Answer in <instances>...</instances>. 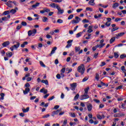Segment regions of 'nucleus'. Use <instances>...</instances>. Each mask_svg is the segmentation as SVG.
<instances>
[{
  "mask_svg": "<svg viewBox=\"0 0 126 126\" xmlns=\"http://www.w3.org/2000/svg\"><path fill=\"white\" fill-rule=\"evenodd\" d=\"M77 71L83 75L85 72V65L84 64H81L78 67Z\"/></svg>",
  "mask_w": 126,
  "mask_h": 126,
  "instance_id": "nucleus-1",
  "label": "nucleus"
},
{
  "mask_svg": "<svg viewBox=\"0 0 126 126\" xmlns=\"http://www.w3.org/2000/svg\"><path fill=\"white\" fill-rule=\"evenodd\" d=\"M30 86V84H29V83H27L25 84V87H27V88L25 89V91H23L24 95H27V94H28V93L30 92V89L29 88Z\"/></svg>",
  "mask_w": 126,
  "mask_h": 126,
  "instance_id": "nucleus-2",
  "label": "nucleus"
},
{
  "mask_svg": "<svg viewBox=\"0 0 126 126\" xmlns=\"http://www.w3.org/2000/svg\"><path fill=\"white\" fill-rule=\"evenodd\" d=\"M37 33V30L36 29H33L32 31V30H30L28 32V36H35V34Z\"/></svg>",
  "mask_w": 126,
  "mask_h": 126,
  "instance_id": "nucleus-3",
  "label": "nucleus"
},
{
  "mask_svg": "<svg viewBox=\"0 0 126 126\" xmlns=\"http://www.w3.org/2000/svg\"><path fill=\"white\" fill-rule=\"evenodd\" d=\"M70 86L71 87V90H72V91H74L75 90V88H76V87H77V83H73L72 84H70Z\"/></svg>",
  "mask_w": 126,
  "mask_h": 126,
  "instance_id": "nucleus-4",
  "label": "nucleus"
},
{
  "mask_svg": "<svg viewBox=\"0 0 126 126\" xmlns=\"http://www.w3.org/2000/svg\"><path fill=\"white\" fill-rule=\"evenodd\" d=\"M89 95L88 94H84L83 95H81L80 97V100H85L86 99H89Z\"/></svg>",
  "mask_w": 126,
  "mask_h": 126,
  "instance_id": "nucleus-5",
  "label": "nucleus"
},
{
  "mask_svg": "<svg viewBox=\"0 0 126 126\" xmlns=\"http://www.w3.org/2000/svg\"><path fill=\"white\" fill-rule=\"evenodd\" d=\"M51 11V10L49 8H47L46 7H44L43 10L40 11V13H41V14H43L45 13V12L48 13L50 12Z\"/></svg>",
  "mask_w": 126,
  "mask_h": 126,
  "instance_id": "nucleus-6",
  "label": "nucleus"
},
{
  "mask_svg": "<svg viewBox=\"0 0 126 126\" xmlns=\"http://www.w3.org/2000/svg\"><path fill=\"white\" fill-rule=\"evenodd\" d=\"M61 111H62V109H58L55 111L52 112V116L55 117V116H56V115H59V114H60V112H61Z\"/></svg>",
  "mask_w": 126,
  "mask_h": 126,
  "instance_id": "nucleus-7",
  "label": "nucleus"
},
{
  "mask_svg": "<svg viewBox=\"0 0 126 126\" xmlns=\"http://www.w3.org/2000/svg\"><path fill=\"white\" fill-rule=\"evenodd\" d=\"M57 49H58L57 47H54V48H52V51L50 54H49V57H52V55H54V54L56 53V51H57Z\"/></svg>",
  "mask_w": 126,
  "mask_h": 126,
  "instance_id": "nucleus-8",
  "label": "nucleus"
},
{
  "mask_svg": "<svg viewBox=\"0 0 126 126\" xmlns=\"http://www.w3.org/2000/svg\"><path fill=\"white\" fill-rule=\"evenodd\" d=\"M72 42H73V40H69L67 43V45L66 46V48H70V47H71V45H72V44L71 43Z\"/></svg>",
  "mask_w": 126,
  "mask_h": 126,
  "instance_id": "nucleus-9",
  "label": "nucleus"
},
{
  "mask_svg": "<svg viewBox=\"0 0 126 126\" xmlns=\"http://www.w3.org/2000/svg\"><path fill=\"white\" fill-rule=\"evenodd\" d=\"M87 107L88 112H91V111H92V108H93V106H92V104L91 103H90L87 105Z\"/></svg>",
  "mask_w": 126,
  "mask_h": 126,
  "instance_id": "nucleus-10",
  "label": "nucleus"
},
{
  "mask_svg": "<svg viewBox=\"0 0 126 126\" xmlns=\"http://www.w3.org/2000/svg\"><path fill=\"white\" fill-rule=\"evenodd\" d=\"M124 35H125V32H120V33H117L115 34L116 38L119 39V37H122V36H124Z\"/></svg>",
  "mask_w": 126,
  "mask_h": 126,
  "instance_id": "nucleus-11",
  "label": "nucleus"
},
{
  "mask_svg": "<svg viewBox=\"0 0 126 126\" xmlns=\"http://www.w3.org/2000/svg\"><path fill=\"white\" fill-rule=\"evenodd\" d=\"M57 9L58 10V14H63V13L64 12V10H63V9H61L60 6L57 8Z\"/></svg>",
  "mask_w": 126,
  "mask_h": 126,
  "instance_id": "nucleus-12",
  "label": "nucleus"
},
{
  "mask_svg": "<svg viewBox=\"0 0 126 126\" xmlns=\"http://www.w3.org/2000/svg\"><path fill=\"white\" fill-rule=\"evenodd\" d=\"M50 6H51V7H53V8H55L56 7V8H57V9L59 6L57 4L53 3L51 4L50 5Z\"/></svg>",
  "mask_w": 126,
  "mask_h": 126,
  "instance_id": "nucleus-13",
  "label": "nucleus"
},
{
  "mask_svg": "<svg viewBox=\"0 0 126 126\" xmlns=\"http://www.w3.org/2000/svg\"><path fill=\"white\" fill-rule=\"evenodd\" d=\"M10 42L8 41H5L2 44L3 47H5L9 45Z\"/></svg>",
  "mask_w": 126,
  "mask_h": 126,
  "instance_id": "nucleus-14",
  "label": "nucleus"
},
{
  "mask_svg": "<svg viewBox=\"0 0 126 126\" xmlns=\"http://www.w3.org/2000/svg\"><path fill=\"white\" fill-rule=\"evenodd\" d=\"M20 46V43L19 42H17V44H15L13 46V47L14 49H16V50H17L18 48H19V46Z\"/></svg>",
  "mask_w": 126,
  "mask_h": 126,
  "instance_id": "nucleus-15",
  "label": "nucleus"
},
{
  "mask_svg": "<svg viewBox=\"0 0 126 126\" xmlns=\"http://www.w3.org/2000/svg\"><path fill=\"white\" fill-rule=\"evenodd\" d=\"M12 55H13L12 52H8L6 53V56L8 58H11V57H12Z\"/></svg>",
  "mask_w": 126,
  "mask_h": 126,
  "instance_id": "nucleus-16",
  "label": "nucleus"
},
{
  "mask_svg": "<svg viewBox=\"0 0 126 126\" xmlns=\"http://www.w3.org/2000/svg\"><path fill=\"white\" fill-rule=\"evenodd\" d=\"M94 0H91L89 1V4H90V5H92V6H94L95 5V2H94Z\"/></svg>",
  "mask_w": 126,
  "mask_h": 126,
  "instance_id": "nucleus-17",
  "label": "nucleus"
},
{
  "mask_svg": "<svg viewBox=\"0 0 126 126\" xmlns=\"http://www.w3.org/2000/svg\"><path fill=\"white\" fill-rule=\"evenodd\" d=\"M29 107H28L26 109L25 108H22V110L23 113H28V112H29Z\"/></svg>",
  "mask_w": 126,
  "mask_h": 126,
  "instance_id": "nucleus-18",
  "label": "nucleus"
},
{
  "mask_svg": "<svg viewBox=\"0 0 126 126\" xmlns=\"http://www.w3.org/2000/svg\"><path fill=\"white\" fill-rule=\"evenodd\" d=\"M115 40H116V37H113L111 38L109 41L110 44H113V43H114V42H115Z\"/></svg>",
  "mask_w": 126,
  "mask_h": 126,
  "instance_id": "nucleus-19",
  "label": "nucleus"
},
{
  "mask_svg": "<svg viewBox=\"0 0 126 126\" xmlns=\"http://www.w3.org/2000/svg\"><path fill=\"white\" fill-rule=\"evenodd\" d=\"M39 5H40V3L37 2L35 4L32 5V7L33 8H36V7H37V6H39Z\"/></svg>",
  "mask_w": 126,
  "mask_h": 126,
  "instance_id": "nucleus-20",
  "label": "nucleus"
},
{
  "mask_svg": "<svg viewBox=\"0 0 126 126\" xmlns=\"http://www.w3.org/2000/svg\"><path fill=\"white\" fill-rule=\"evenodd\" d=\"M41 83H44V84H45V85H49V82H48L47 80H42L41 81Z\"/></svg>",
  "mask_w": 126,
  "mask_h": 126,
  "instance_id": "nucleus-21",
  "label": "nucleus"
},
{
  "mask_svg": "<svg viewBox=\"0 0 126 126\" xmlns=\"http://www.w3.org/2000/svg\"><path fill=\"white\" fill-rule=\"evenodd\" d=\"M105 45V43L103 44H100V45L97 44L96 45V48H99V49H101V48H103L104 46Z\"/></svg>",
  "mask_w": 126,
  "mask_h": 126,
  "instance_id": "nucleus-22",
  "label": "nucleus"
},
{
  "mask_svg": "<svg viewBox=\"0 0 126 126\" xmlns=\"http://www.w3.org/2000/svg\"><path fill=\"white\" fill-rule=\"evenodd\" d=\"M28 42L27 41L24 42L23 44L21 45V48H24V47H25L26 45H28Z\"/></svg>",
  "mask_w": 126,
  "mask_h": 126,
  "instance_id": "nucleus-23",
  "label": "nucleus"
},
{
  "mask_svg": "<svg viewBox=\"0 0 126 126\" xmlns=\"http://www.w3.org/2000/svg\"><path fill=\"white\" fill-rule=\"evenodd\" d=\"M82 34H83V32H80L78 33L76 35V38H79V37L81 36V35H82Z\"/></svg>",
  "mask_w": 126,
  "mask_h": 126,
  "instance_id": "nucleus-24",
  "label": "nucleus"
},
{
  "mask_svg": "<svg viewBox=\"0 0 126 126\" xmlns=\"http://www.w3.org/2000/svg\"><path fill=\"white\" fill-rule=\"evenodd\" d=\"M119 6V3H115L112 5L113 8H117Z\"/></svg>",
  "mask_w": 126,
  "mask_h": 126,
  "instance_id": "nucleus-25",
  "label": "nucleus"
},
{
  "mask_svg": "<svg viewBox=\"0 0 126 126\" xmlns=\"http://www.w3.org/2000/svg\"><path fill=\"white\" fill-rule=\"evenodd\" d=\"M75 51L76 52V53H77V52H79L80 51V47H77L76 46L75 47Z\"/></svg>",
  "mask_w": 126,
  "mask_h": 126,
  "instance_id": "nucleus-26",
  "label": "nucleus"
},
{
  "mask_svg": "<svg viewBox=\"0 0 126 126\" xmlns=\"http://www.w3.org/2000/svg\"><path fill=\"white\" fill-rule=\"evenodd\" d=\"M121 70H122L123 73L126 72V69L125 68V66H121Z\"/></svg>",
  "mask_w": 126,
  "mask_h": 126,
  "instance_id": "nucleus-27",
  "label": "nucleus"
},
{
  "mask_svg": "<svg viewBox=\"0 0 126 126\" xmlns=\"http://www.w3.org/2000/svg\"><path fill=\"white\" fill-rule=\"evenodd\" d=\"M87 11H93V9L91 7H88L86 8Z\"/></svg>",
  "mask_w": 126,
  "mask_h": 126,
  "instance_id": "nucleus-28",
  "label": "nucleus"
},
{
  "mask_svg": "<svg viewBox=\"0 0 126 126\" xmlns=\"http://www.w3.org/2000/svg\"><path fill=\"white\" fill-rule=\"evenodd\" d=\"M39 63H40L41 66H42V67H46V65H45V64H44V63H43V62L40 61Z\"/></svg>",
  "mask_w": 126,
  "mask_h": 126,
  "instance_id": "nucleus-29",
  "label": "nucleus"
},
{
  "mask_svg": "<svg viewBox=\"0 0 126 126\" xmlns=\"http://www.w3.org/2000/svg\"><path fill=\"white\" fill-rule=\"evenodd\" d=\"M69 115H70V117H71L72 118H75L76 117L75 114L72 113L71 112H69Z\"/></svg>",
  "mask_w": 126,
  "mask_h": 126,
  "instance_id": "nucleus-30",
  "label": "nucleus"
},
{
  "mask_svg": "<svg viewBox=\"0 0 126 126\" xmlns=\"http://www.w3.org/2000/svg\"><path fill=\"white\" fill-rule=\"evenodd\" d=\"M4 94L3 93H1L0 94V95L1 96V99L3 100L4 99Z\"/></svg>",
  "mask_w": 126,
  "mask_h": 126,
  "instance_id": "nucleus-31",
  "label": "nucleus"
},
{
  "mask_svg": "<svg viewBox=\"0 0 126 126\" xmlns=\"http://www.w3.org/2000/svg\"><path fill=\"white\" fill-rule=\"evenodd\" d=\"M10 12L9 10L7 11H5L3 13V15H7V14H9Z\"/></svg>",
  "mask_w": 126,
  "mask_h": 126,
  "instance_id": "nucleus-32",
  "label": "nucleus"
},
{
  "mask_svg": "<svg viewBox=\"0 0 126 126\" xmlns=\"http://www.w3.org/2000/svg\"><path fill=\"white\" fill-rule=\"evenodd\" d=\"M78 98H79V94H77L74 97V100L75 101H76V100H77V99H78Z\"/></svg>",
  "mask_w": 126,
  "mask_h": 126,
  "instance_id": "nucleus-33",
  "label": "nucleus"
},
{
  "mask_svg": "<svg viewBox=\"0 0 126 126\" xmlns=\"http://www.w3.org/2000/svg\"><path fill=\"white\" fill-rule=\"evenodd\" d=\"M126 58V54H122L120 56V59H122V60Z\"/></svg>",
  "mask_w": 126,
  "mask_h": 126,
  "instance_id": "nucleus-34",
  "label": "nucleus"
},
{
  "mask_svg": "<svg viewBox=\"0 0 126 126\" xmlns=\"http://www.w3.org/2000/svg\"><path fill=\"white\" fill-rule=\"evenodd\" d=\"M66 70L68 71L67 73H70L72 71V69L71 68H67Z\"/></svg>",
  "mask_w": 126,
  "mask_h": 126,
  "instance_id": "nucleus-35",
  "label": "nucleus"
},
{
  "mask_svg": "<svg viewBox=\"0 0 126 126\" xmlns=\"http://www.w3.org/2000/svg\"><path fill=\"white\" fill-rule=\"evenodd\" d=\"M75 19H76V21L77 22H78V23H79V21H80V20H81V19H80V18L76 16L75 17Z\"/></svg>",
  "mask_w": 126,
  "mask_h": 126,
  "instance_id": "nucleus-36",
  "label": "nucleus"
},
{
  "mask_svg": "<svg viewBox=\"0 0 126 126\" xmlns=\"http://www.w3.org/2000/svg\"><path fill=\"white\" fill-rule=\"evenodd\" d=\"M10 12L12 14H14V13H15L16 12V10H15V9H12V10H10Z\"/></svg>",
  "mask_w": 126,
  "mask_h": 126,
  "instance_id": "nucleus-37",
  "label": "nucleus"
},
{
  "mask_svg": "<svg viewBox=\"0 0 126 126\" xmlns=\"http://www.w3.org/2000/svg\"><path fill=\"white\" fill-rule=\"evenodd\" d=\"M118 30H119V28H118V27L113 28L111 30V32H114V31H117Z\"/></svg>",
  "mask_w": 126,
  "mask_h": 126,
  "instance_id": "nucleus-38",
  "label": "nucleus"
},
{
  "mask_svg": "<svg viewBox=\"0 0 126 126\" xmlns=\"http://www.w3.org/2000/svg\"><path fill=\"white\" fill-rule=\"evenodd\" d=\"M48 21V18L46 17H43V19H42L43 22H47Z\"/></svg>",
  "mask_w": 126,
  "mask_h": 126,
  "instance_id": "nucleus-39",
  "label": "nucleus"
},
{
  "mask_svg": "<svg viewBox=\"0 0 126 126\" xmlns=\"http://www.w3.org/2000/svg\"><path fill=\"white\" fill-rule=\"evenodd\" d=\"M2 21H7L8 20V19H7V17H3L2 18Z\"/></svg>",
  "mask_w": 126,
  "mask_h": 126,
  "instance_id": "nucleus-40",
  "label": "nucleus"
},
{
  "mask_svg": "<svg viewBox=\"0 0 126 126\" xmlns=\"http://www.w3.org/2000/svg\"><path fill=\"white\" fill-rule=\"evenodd\" d=\"M114 58H115V59H118L119 58V54L118 53H114Z\"/></svg>",
  "mask_w": 126,
  "mask_h": 126,
  "instance_id": "nucleus-41",
  "label": "nucleus"
},
{
  "mask_svg": "<svg viewBox=\"0 0 126 126\" xmlns=\"http://www.w3.org/2000/svg\"><path fill=\"white\" fill-rule=\"evenodd\" d=\"M88 90H89V87H88L85 89V94H88Z\"/></svg>",
  "mask_w": 126,
  "mask_h": 126,
  "instance_id": "nucleus-42",
  "label": "nucleus"
},
{
  "mask_svg": "<svg viewBox=\"0 0 126 126\" xmlns=\"http://www.w3.org/2000/svg\"><path fill=\"white\" fill-rule=\"evenodd\" d=\"M21 24L23 26H27V23H26V22L23 21V22H22Z\"/></svg>",
  "mask_w": 126,
  "mask_h": 126,
  "instance_id": "nucleus-43",
  "label": "nucleus"
},
{
  "mask_svg": "<svg viewBox=\"0 0 126 126\" xmlns=\"http://www.w3.org/2000/svg\"><path fill=\"white\" fill-rule=\"evenodd\" d=\"M63 21L61 19H59L57 20V23H63Z\"/></svg>",
  "mask_w": 126,
  "mask_h": 126,
  "instance_id": "nucleus-44",
  "label": "nucleus"
},
{
  "mask_svg": "<svg viewBox=\"0 0 126 126\" xmlns=\"http://www.w3.org/2000/svg\"><path fill=\"white\" fill-rule=\"evenodd\" d=\"M83 23H88L89 22V20H87V19H84L82 20Z\"/></svg>",
  "mask_w": 126,
  "mask_h": 126,
  "instance_id": "nucleus-45",
  "label": "nucleus"
},
{
  "mask_svg": "<svg viewBox=\"0 0 126 126\" xmlns=\"http://www.w3.org/2000/svg\"><path fill=\"white\" fill-rule=\"evenodd\" d=\"M49 117H50V115H49V114H46V115L43 116L42 117V118H43V119H47V118H49Z\"/></svg>",
  "mask_w": 126,
  "mask_h": 126,
  "instance_id": "nucleus-46",
  "label": "nucleus"
},
{
  "mask_svg": "<svg viewBox=\"0 0 126 126\" xmlns=\"http://www.w3.org/2000/svg\"><path fill=\"white\" fill-rule=\"evenodd\" d=\"M32 77H28L27 78V81L28 82H30V81H31L32 80Z\"/></svg>",
  "mask_w": 126,
  "mask_h": 126,
  "instance_id": "nucleus-47",
  "label": "nucleus"
},
{
  "mask_svg": "<svg viewBox=\"0 0 126 126\" xmlns=\"http://www.w3.org/2000/svg\"><path fill=\"white\" fill-rule=\"evenodd\" d=\"M72 18H73V15H70L68 17V20H70V19H72Z\"/></svg>",
  "mask_w": 126,
  "mask_h": 126,
  "instance_id": "nucleus-48",
  "label": "nucleus"
},
{
  "mask_svg": "<svg viewBox=\"0 0 126 126\" xmlns=\"http://www.w3.org/2000/svg\"><path fill=\"white\" fill-rule=\"evenodd\" d=\"M88 80V77H85L82 80V82H85V81H87Z\"/></svg>",
  "mask_w": 126,
  "mask_h": 126,
  "instance_id": "nucleus-49",
  "label": "nucleus"
},
{
  "mask_svg": "<svg viewBox=\"0 0 126 126\" xmlns=\"http://www.w3.org/2000/svg\"><path fill=\"white\" fill-rule=\"evenodd\" d=\"M95 79L98 81L99 80V74L96 73V76H95Z\"/></svg>",
  "mask_w": 126,
  "mask_h": 126,
  "instance_id": "nucleus-50",
  "label": "nucleus"
},
{
  "mask_svg": "<svg viewBox=\"0 0 126 126\" xmlns=\"http://www.w3.org/2000/svg\"><path fill=\"white\" fill-rule=\"evenodd\" d=\"M24 123H32V121H30L29 119H26L25 120Z\"/></svg>",
  "mask_w": 126,
  "mask_h": 126,
  "instance_id": "nucleus-51",
  "label": "nucleus"
},
{
  "mask_svg": "<svg viewBox=\"0 0 126 126\" xmlns=\"http://www.w3.org/2000/svg\"><path fill=\"white\" fill-rule=\"evenodd\" d=\"M99 55V53H95L94 56V59H97V58H98V55Z\"/></svg>",
  "mask_w": 126,
  "mask_h": 126,
  "instance_id": "nucleus-52",
  "label": "nucleus"
},
{
  "mask_svg": "<svg viewBox=\"0 0 126 126\" xmlns=\"http://www.w3.org/2000/svg\"><path fill=\"white\" fill-rule=\"evenodd\" d=\"M77 23H78V22L76 21V20H73L72 21V24H77Z\"/></svg>",
  "mask_w": 126,
  "mask_h": 126,
  "instance_id": "nucleus-53",
  "label": "nucleus"
},
{
  "mask_svg": "<svg viewBox=\"0 0 126 126\" xmlns=\"http://www.w3.org/2000/svg\"><path fill=\"white\" fill-rule=\"evenodd\" d=\"M0 53L2 55V56H4V55H5V51H4V50H2L0 51Z\"/></svg>",
  "mask_w": 126,
  "mask_h": 126,
  "instance_id": "nucleus-54",
  "label": "nucleus"
},
{
  "mask_svg": "<svg viewBox=\"0 0 126 126\" xmlns=\"http://www.w3.org/2000/svg\"><path fill=\"white\" fill-rule=\"evenodd\" d=\"M122 20V18H116L115 20V22H118V21H121Z\"/></svg>",
  "mask_w": 126,
  "mask_h": 126,
  "instance_id": "nucleus-55",
  "label": "nucleus"
},
{
  "mask_svg": "<svg viewBox=\"0 0 126 126\" xmlns=\"http://www.w3.org/2000/svg\"><path fill=\"white\" fill-rule=\"evenodd\" d=\"M114 118L120 117V114H115L114 115Z\"/></svg>",
  "mask_w": 126,
  "mask_h": 126,
  "instance_id": "nucleus-56",
  "label": "nucleus"
},
{
  "mask_svg": "<svg viewBox=\"0 0 126 126\" xmlns=\"http://www.w3.org/2000/svg\"><path fill=\"white\" fill-rule=\"evenodd\" d=\"M21 28H22V25H19L17 27V30H20V29H21Z\"/></svg>",
  "mask_w": 126,
  "mask_h": 126,
  "instance_id": "nucleus-57",
  "label": "nucleus"
},
{
  "mask_svg": "<svg viewBox=\"0 0 126 126\" xmlns=\"http://www.w3.org/2000/svg\"><path fill=\"white\" fill-rule=\"evenodd\" d=\"M12 3L14 4V5H16V6L18 5L19 4L18 2H17L16 1H13Z\"/></svg>",
  "mask_w": 126,
  "mask_h": 126,
  "instance_id": "nucleus-58",
  "label": "nucleus"
},
{
  "mask_svg": "<svg viewBox=\"0 0 126 126\" xmlns=\"http://www.w3.org/2000/svg\"><path fill=\"white\" fill-rule=\"evenodd\" d=\"M56 77L57 79H61V75L60 74H58L56 75Z\"/></svg>",
  "mask_w": 126,
  "mask_h": 126,
  "instance_id": "nucleus-59",
  "label": "nucleus"
},
{
  "mask_svg": "<svg viewBox=\"0 0 126 126\" xmlns=\"http://www.w3.org/2000/svg\"><path fill=\"white\" fill-rule=\"evenodd\" d=\"M122 88H123V86L121 85L116 88V90H119V89H122Z\"/></svg>",
  "mask_w": 126,
  "mask_h": 126,
  "instance_id": "nucleus-60",
  "label": "nucleus"
},
{
  "mask_svg": "<svg viewBox=\"0 0 126 126\" xmlns=\"http://www.w3.org/2000/svg\"><path fill=\"white\" fill-rule=\"evenodd\" d=\"M59 108H60V105H55V106H54V109L55 110H58V109H59Z\"/></svg>",
  "mask_w": 126,
  "mask_h": 126,
  "instance_id": "nucleus-61",
  "label": "nucleus"
},
{
  "mask_svg": "<svg viewBox=\"0 0 126 126\" xmlns=\"http://www.w3.org/2000/svg\"><path fill=\"white\" fill-rule=\"evenodd\" d=\"M53 1H54V2H62L63 0H54Z\"/></svg>",
  "mask_w": 126,
  "mask_h": 126,
  "instance_id": "nucleus-62",
  "label": "nucleus"
},
{
  "mask_svg": "<svg viewBox=\"0 0 126 126\" xmlns=\"http://www.w3.org/2000/svg\"><path fill=\"white\" fill-rule=\"evenodd\" d=\"M47 39H51L52 38V35H50V34L46 35Z\"/></svg>",
  "mask_w": 126,
  "mask_h": 126,
  "instance_id": "nucleus-63",
  "label": "nucleus"
},
{
  "mask_svg": "<svg viewBox=\"0 0 126 126\" xmlns=\"http://www.w3.org/2000/svg\"><path fill=\"white\" fill-rule=\"evenodd\" d=\"M97 118L98 119V120H102V116H101L100 115H97Z\"/></svg>",
  "mask_w": 126,
  "mask_h": 126,
  "instance_id": "nucleus-64",
  "label": "nucleus"
}]
</instances>
